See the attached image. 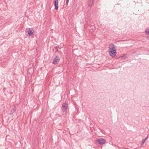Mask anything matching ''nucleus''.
<instances>
[{
	"instance_id": "obj_1",
	"label": "nucleus",
	"mask_w": 149,
	"mask_h": 149,
	"mask_svg": "<svg viewBox=\"0 0 149 149\" xmlns=\"http://www.w3.org/2000/svg\"><path fill=\"white\" fill-rule=\"evenodd\" d=\"M109 55L112 58L116 55V49L113 44H111L109 47Z\"/></svg>"
},
{
	"instance_id": "obj_2",
	"label": "nucleus",
	"mask_w": 149,
	"mask_h": 149,
	"mask_svg": "<svg viewBox=\"0 0 149 149\" xmlns=\"http://www.w3.org/2000/svg\"><path fill=\"white\" fill-rule=\"evenodd\" d=\"M59 61L60 59L59 56L56 55L52 63L55 65L58 64L59 63Z\"/></svg>"
},
{
	"instance_id": "obj_3",
	"label": "nucleus",
	"mask_w": 149,
	"mask_h": 149,
	"mask_svg": "<svg viewBox=\"0 0 149 149\" xmlns=\"http://www.w3.org/2000/svg\"><path fill=\"white\" fill-rule=\"evenodd\" d=\"M63 107L62 111L63 112H66L67 111V108L68 107V104L65 103H63L62 104Z\"/></svg>"
},
{
	"instance_id": "obj_4",
	"label": "nucleus",
	"mask_w": 149,
	"mask_h": 149,
	"mask_svg": "<svg viewBox=\"0 0 149 149\" xmlns=\"http://www.w3.org/2000/svg\"><path fill=\"white\" fill-rule=\"evenodd\" d=\"M106 140L102 138L97 139V142L99 144H103L106 143Z\"/></svg>"
},
{
	"instance_id": "obj_5",
	"label": "nucleus",
	"mask_w": 149,
	"mask_h": 149,
	"mask_svg": "<svg viewBox=\"0 0 149 149\" xmlns=\"http://www.w3.org/2000/svg\"><path fill=\"white\" fill-rule=\"evenodd\" d=\"M58 0H54V5L55 6V9L57 10L58 9Z\"/></svg>"
},
{
	"instance_id": "obj_6",
	"label": "nucleus",
	"mask_w": 149,
	"mask_h": 149,
	"mask_svg": "<svg viewBox=\"0 0 149 149\" xmlns=\"http://www.w3.org/2000/svg\"><path fill=\"white\" fill-rule=\"evenodd\" d=\"M26 31L28 33V34L29 36H31L33 35V32L31 30H30V28L27 29Z\"/></svg>"
},
{
	"instance_id": "obj_7",
	"label": "nucleus",
	"mask_w": 149,
	"mask_h": 149,
	"mask_svg": "<svg viewBox=\"0 0 149 149\" xmlns=\"http://www.w3.org/2000/svg\"><path fill=\"white\" fill-rule=\"evenodd\" d=\"M16 107L15 106H14V108H13L11 110V111H10V115H12L14 113V112H15V111H16Z\"/></svg>"
},
{
	"instance_id": "obj_8",
	"label": "nucleus",
	"mask_w": 149,
	"mask_h": 149,
	"mask_svg": "<svg viewBox=\"0 0 149 149\" xmlns=\"http://www.w3.org/2000/svg\"><path fill=\"white\" fill-rule=\"evenodd\" d=\"M94 0H90L88 3V5L90 7V8L93 5V2Z\"/></svg>"
},
{
	"instance_id": "obj_9",
	"label": "nucleus",
	"mask_w": 149,
	"mask_h": 149,
	"mask_svg": "<svg viewBox=\"0 0 149 149\" xmlns=\"http://www.w3.org/2000/svg\"><path fill=\"white\" fill-rule=\"evenodd\" d=\"M147 137H148V136H147L145 139H143L142 140V142L141 143V145H142L144 144V143L146 141V140L147 139Z\"/></svg>"
},
{
	"instance_id": "obj_10",
	"label": "nucleus",
	"mask_w": 149,
	"mask_h": 149,
	"mask_svg": "<svg viewBox=\"0 0 149 149\" xmlns=\"http://www.w3.org/2000/svg\"><path fill=\"white\" fill-rule=\"evenodd\" d=\"M126 55L125 54H124L122 56L120 57L119 58H122V59H125L126 58Z\"/></svg>"
},
{
	"instance_id": "obj_11",
	"label": "nucleus",
	"mask_w": 149,
	"mask_h": 149,
	"mask_svg": "<svg viewBox=\"0 0 149 149\" xmlns=\"http://www.w3.org/2000/svg\"><path fill=\"white\" fill-rule=\"evenodd\" d=\"M145 33L146 34H149V29H147L146 31H145Z\"/></svg>"
},
{
	"instance_id": "obj_12",
	"label": "nucleus",
	"mask_w": 149,
	"mask_h": 149,
	"mask_svg": "<svg viewBox=\"0 0 149 149\" xmlns=\"http://www.w3.org/2000/svg\"><path fill=\"white\" fill-rule=\"evenodd\" d=\"M58 46H56L55 47V49L57 51L58 50Z\"/></svg>"
},
{
	"instance_id": "obj_13",
	"label": "nucleus",
	"mask_w": 149,
	"mask_h": 149,
	"mask_svg": "<svg viewBox=\"0 0 149 149\" xmlns=\"http://www.w3.org/2000/svg\"><path fill=\"white\" fill-rule=\"evenodd\" d=\"M69 0H66V5H68V2H69Z\"/></svg>"
}]
</instances>
